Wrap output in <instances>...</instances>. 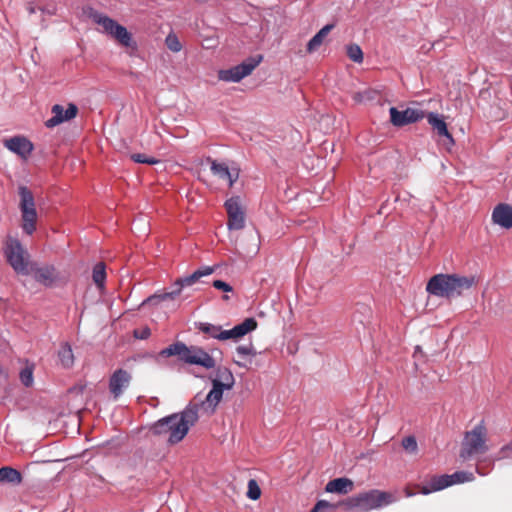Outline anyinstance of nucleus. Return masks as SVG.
I'll return each instance as SVG.
<instances>
[{
  "mask_svg": "<svg viewBox=\"0 0 512 512\" xmlns=\"http://www.w3.org/2000/svg\"><path fill=\"white\" fill-rule=\"evenodd\" d=\"M448 477H450L448 480L451 482V486L455 484L471 482L475 479L473 473L465 471H457L448 475Z\"/></svg>",
  "mask_w": 512,
  "mask_h": 512,
  "instance_id": "nucleus-29",
  "label": "nucleus"
},
{
  "mask_svg": "<svg viewBox=\"0 0 512 512\" xmlns=\"http://www.w3.org/2000/svg\"><path fill=\"white\" fill-rule=\"evenodd\" d=\"M347 55L355 63H362L363 61V52L357 44H351L347 47Z\"/></svg>",
  "mask_w": 512,
  "mask_h": 512,
  "instance_id": "nucleus-30",
  "label": "nucleus"
},
{
  "mask_svg": "<svg viewBox=\"0 0 512 512\" xmlns=\"http://www.w3.org/2000/svg\"><path fill=\"white\" fill-rule=\"evenodd\" d=\"M207 162L210 164L213 176L226 183L229 187H232L239 179L240 169L236 164L232 163L229 165L226 162H220L210 157L207 158Z\"/></svg>",
  "mask_w": 512,
  "mask_h": 512,
  "instance_id": "nucleus-12",
  "label": "nucleus"
},
{
  "mask_svg": "<svg viewBox=\"0 0 512 512\" xmlns=\"http://www.w3.org/2000/svg\"><path fill=\"white\" fill-rule=\"evenodd\" d=\"M20 379L21 382L26 386L29 387L33 382V373L30 368H25L20 373Z\"/></svg>",
  "mask_w": 512,
  "mask_h": 512,
  "instance_id": "nucleus-36",
  "label": "nucleus"
},
{
  "mask_svg": "<svg viewBox=\"0 0 512 512\" xmlns=\"http://www.w3.org/2000/svg\"><path fill=\"white\" fill-rule=\"evenodd\" d=\"M148 334H149V331L143 332V335L141 336V338H145Z\"/></svg>",
  "mask_w": 512,
  "mask_h": 512,
  "instance_id": "nucleus-43",
  "label": "nucleus"
},
{
  "mask_svg": "<svg viewBox=\"0 0 512 512\" xmlns=\"http://www.w3.org/2000/svg\"><path fill=\"white\" fill-rule=\"evenodd\" d=\"M215 271V267L205 266L189 276L179 278L174 283L175 289L170 292H164L162 294H157L148 299V301H165L167 299H175L178 297L184 287L191 286L196 283L200 278L204 276H209Z\"/></svg>",
  "mask_w": 512,
  "mask_h": 512,
  "instance_id": "nucleus-10",
  "label": "nucleus"
},
{
  "mask_svg": "<svg viewBox=\"0 0 512 512\" xmlns=\"http://www.w3.org/2000/svg\"><path fill=\"white\" fill-rule=\"evenodd\" d=\"M405 495L406 497H412L415 495V493L411 492L409 489H405Z\"/></svg>",
  "mask_w": 512,
  "mask_h": 512,
  "instance_id": "nucleus-42",
  "label": "nucleus"
},
{
  "mask_svg": "<svg viewBox=\"0 0 512 512\" xmlns=\"http://www.w3.org/2000/svg\"><path fill=\"white\" fill-rule=\"evenodd\" d=\"M477 283L474 275L462 276L459 274H436L427 283L426 290L429 294L455 298L463 295L464 291L471 289Z\"/></svg>",
  "mask_w": 512,
  "mask_h": 512,
  "instance_id": "nucleus-2",
  "label": "nucleus"
},
{
  "mask_svg": "<svg viewBox=\"0 0 512 512\" xmlns=\"http://www.w3.org/2000/svg\"><path fill=\"white\" fill-rule=\"evenodd\" d=\"M6 261L18 274H29V254L21 242L12 236H7L3 244Z\"/></svg>",
  "mask_w": 512,
  "mask_h": 512,
  "instance_id": "nucleus-9",
  "label": "nucleus"
},
{
  "mask_svg": "<svg viewBox=\"0 0 512 512\" xmlns=\"http://www.w3.org/2000/svg\"><path fill=\"white\" fill-rule=\"evenodd\" d=\"M225 208L228 215L227 226L229 230H241L245 226V214L239 196L226 200Z\"/></svg>",
  "mask_w": 512,
  "mask_h": 512,
  "instance_id": "nucleus-13",
  "label": "nucleus"
},
{
  "mask_svg": "<svg viewBox=\"0 0 512 512\" xmlns=\"http://www.w3.org/2000/svg\"><path fill=\"white\" fill-rule=\"evenodd\" d=\"M92 278L98 288L102 289L106 280V271L104 263H97L93 268Z\"/></svg>",
  "mask_w": 512,
  "mask_h": 512,
  "instance_id": "nucleus-28",
  "label": "nucleus"
},
{
  "mask_svg": "<svg viewBox=\"0 0 512 512\" xmlns=\"http://www.w3.org/2000/svg\"><path fill=\"white\" fill-rule=\"evenodd\" d=\"M327 508L334 509V508H336V505L331 504L325 500H319L310 512H322L324 509H327Z\"/></svg>",
  "mask_w": 512,
  "mask_h": 512,
  "instance_id": "nucleus-38",
  "label": "nucleus"
},
{
  "mask_svg": "<svg viewBox=\"0 0 512 512\" xmlns=\"http://www.w3.org/2000/svg\"><path fill=\"white\" fill-rule=\"evenodd\" d=\"M234 363H235L236 365H238L239 367H244V368H246V367H247L246 362L241 361V360H234Z\"/></svg>",
  "mask_w": 512,
  "mask_h": 512,
  "instance_id": "nucleus-41",
  "label": "nucleus"
},
{
  "mask_svg": "<svg viewBox=\"0 0 512 512\" xmlns=\"http://www.w3.org/2000/svg\"><path fill=\"white\" fill-rule=\"evenodd\" d=\"M58 356L60 359L61 364L69 368L74 363V355L71 349V346L67 343L63 344L61 348L59 349Z\"/></svg>",
  "mask_w": 512,
  "mask_h": 512,
  "instance_id": "nucleus-27",
  "label": "nucleus"
},
{
  "mask_svg": "<svg viewBox=\"0 0 512 512\" xmlns=\"http://www.w3.org/2000/svg\"><path fill=\"white\" fill-rule=\"evenodd\" d=\"M389 112L392 124L398 127L415 123L425 117L422 110L415 108H406L399 111L397 108L391 107Z\"/></svg>",
  "mask_w": 512,
  "mask_h": 512,
  "instance_id": "nucleus-14",
  "label": "nucleus"
},
{
  "mask_svg": "<svg viewBox=\"0 0 512 512\" xmlns=\"http://www.w3.org/2000/svg\"><path fill=\"white\" fill-rule=\"evenodd\" d=\"M4 146L22 159H27L33 151V144L25 137L15 136L4 141Z\"/></svg>",
  "mask_w": 512,
  "mask_h": 512,
  "instance_id": "nucleus-17",
  "label": "nucleus"
},
{
  "mask_svg": "<svg viewBox=\"0 0 512 512\" xmlns=\"http://www.w3.org/2000/svg\"><path fill=\"white\" fill-rule=\"evenodd\" d=\"M427 121L439 136L449 139L452 143L454 142L453 137L448 131L447 125L441 115L430 112L427 115Z\"/></svg>",
  "mask_w": 512,
  "mask_h": 512,
  "instance_id": "nucleus-22",
  "label": "nucleus"
},
{
  "mask_svg": "<svg viewBox=\"0 0 512 512\" xmlns=\"http://www.w3.org/2000/svg\"><path fill=\"white\" fill-rule=\"evenodd\" d=\"M261 496V489L256 480L251 479L248 481L247 497L251 500H258Z\"/></svg>",
  "mask_w": 512,
  "mask_h": 512,
  "instance_id": "nucleus-32",
  "label": "nucleus"
},
{
  "mask_svg": "<svg viewBox=\"0 0 512 512\" xmlns=\"http://www.w3.org/2000/svg\"><path fill=\"white\" fill-rule=\"evenodd\" d=\"M448 474L433 476L431 480L421 487L420 492L424 495L432 492L440 491L451 486V482L448 480Z\"/></svg>",
  "mask_w": 512,
  "mask_h": 512,
  "instance_id": "nucleus-21",
  "label": "nucleus"
},
{
  "mask_svg": "<svg viewBox=\"0 0 512 512\" xmlns=\"http://www.w3.org/2000/svg\"><path fill=\"white\" fill-rule=\"evenodd\" d=\"M22 216V229L31 235L36 230L37 211H26L21 213Z\"/></svg>",
  "mask_w": 512,
  "mask_h": 512,
  "instance_id": "nucleus-26",
  "label": "nucleus"
},
{
  "mask_svg": "<svg viewBox=\"0 0 512 512\" xmlns=\"http://www.w3.org/2000/svg\"><path fill=\"white\" fill-rule=\"evenodd\" d=\"M333 27L334 26L332 24H327L321 28L308 42L307 51L309 53L316 51L322 45L324 39L327 37Z\"/></svg>",
  "mask_w": 512,
  "mask_h": 512,
  "instance_id": "nucleus-24",
  "label": "nucleus"
},
{
  "mask_svg": "<svg viewBox=\"0 0 512 512\" xmlns=\"http://www.w3.org/2000/svg\"><path fill=\"white\" fill-rule=\"evenodd\" d=\"M212 285L214 288H216L218 290H222L224 292L232 291V286L222 280H215V281H213Z\"/></svg>",
  "mask_w": 512,
  "mask_h": 512,
  "instance_id": "nucleus-39",
  "label": "nucleus"
},
{
  "mask_svg": "<svg viewBox=\"0 0 512 512\" xmlns=\"http://www.w3.org/2000/svg\"><path fill=\"white\" fill-rule=\"evenodd\" d=\"M397 501V497L390 492L372 489L349 497L339 503L347 511L370 512L381 509Z\"/></svg>",
  "mask_w": 512,
  "mask_h": 512,
  "instance_id": "nucleus-4",
  "label": "nucleus"
},
{
  "mask_svg": "<svg viewBox=\"0 0 512 512\" xmlns=\"http://www.w3.org/2000/svg\"><path fill=\"white\" fill-rule=\"evenodd\" d=\"M257 328V321L254 318H246L242 323L234 326L232 329L224 330L221 326L210 324V323H200L199 330L205 334H208L211 338L225 341V340H234L238 341L243 338L248 333L254 331Z\"/></svg>",
  "mask_w": 512,
  "mask_h": 512,
  "instance_id": "nucleus-8",
  "label": "nucleus"
},
{
  "mask_svg": "<svg viewBox=\"0 0 512 512\" xmlns=\"http://www.w3.org/2000/svg\"><path fill=\"white\" fill-rule=\"evenodd\" d=\"M477 472H478V474H480V475H485L484 473H482V472L480 471V469H479V468H477Z\"/></svg>",
  "mask_w": 512,
  "mask_h": 512,
  "instance_id": "nucleus-44",
  "label": "nucleus"
},
{
  "mask_svg": "<svg viewBox=\"0 0 512 512\" xmlns=\"http://www.w3.org/2000/svg\"><path fill=\"white\" fill-rule=\"evenodd\" d=\"M237 355L243 359L246 356H255L256 351L252 344L249 345H240L236 348Z\"/></svg>",
  "mask_w": 512,
  "mask_h": 512,
  "instance_id": "nucleus-34",
  "label": "nucleus"
},
{
  "mask_svg": "<svg viewBox=\"0 0 512 512\" xmlns=\"http://www.w3.org/2000/svg\"><path fill=\"white\" fill-rule=\"evenodd\" d=\"M90 18L99 26L98 30L101 33L106 34L116 41L118 45L125 48L130 56L137 52V42L134 40L132 33L129 32L125 26L97 11L91 12Z\"/></svg>",
  "mask_w": 512,
  "mask_h": 512,
  "instance_id": "nucleus-5",
  "label": "nucleus"
},
{
  "mask_svg": "<svg viewBox=\"0 0 512 512\" xmlns=\"http://www.w3.org/2000/svg\"><path fill=\"white\" fill-rule=\"evenodd\" d=\"M234 383L232 372L228 368L220 367L216 371V376L212 380V389L208 394L204 398L197 394L193 400L198 402L199 409L203 414L212 415L222 400L224 391L232 389Z\"/></svg>",
  "mask_w": 512,
  "mask_h": 512,
  "instance_id": "nucleus-3",
  "label": "nucleus"
},
{
  "mask_svg": "<svg viewBox=\"0 0 512 512\" xmlns=\"http://www.w3.org/2000/svg\"><path fill=\"white\" fill-rule=\"evenodd\" d=\"M365 94H367V92H364V93H356V94L353 96V98H354V100H355V101H357V102H361V101H363Z\"/></svg>",
  "mask_w": 512,
  "mask_h": 512,
  "instance_id": "nucleus-40",
  "label": "nucleus"
},
{
  "mask_svg": "<svg viewBox=\"0 0 512 512\" xmlns=\"http://www.w3.org/2000/svg\"><path fill=\"white\" fill-rule=\"evenodd\" d=\"M19 195H20V211H36L35 201L32 192L25 186L19 187Z\"/></svg>",
  "mask_w": 512,
  "mask_h": 512,
  "instance_id": "nucleus-23",
  "label": "nucleus"
},
{
  "mask_svg": "<svg viewBox=\"0 0 512 512\" xmlns=\"http://www.w3.org/2000/svg\"><path fill=\"white\" fill-rule=\"evenodd\" d=\"M402 446L403 448L410 452L415 453L417 451V441L414 436H407L402 440Z\"/></svg>",
  "mask_w": 512,
  "mask_h": 512,
  "instance_id": "nucleus-35",
  "label": "nucleus"
},
{
  "mask_svg": "<svg viewBox=\"0 0 512 512\" xmlns=\"http://www.w3.org/2000/svg\"><path fill=\"white\" fill-rule=\"evenodd\" d=\"M354 489V482L346 477L336 478L326 484L327 493L348 494Z\"/></svg>",
  "mask_w": 512,
  "mask_h": 512,
  "instance_id": "nucleus-19",
  "label": "nucleus"
},
{
  "mask_svg": "<svg viewBox=\"0 0 512 512\" xmlns=\"http://www.w3.org/2000/svg\"><path fill=\"white\" fill-rule=\"evenodd\" d=\"M507 458H512V441L500 448L497 460Z\"/></svg>",
  "mask_w": 512,
  "mask_h": 512,
  "instance_id": "nucleus-37",
  "label": "nucleus"
},
{
  "mask_svg": "<svg viewBox=\"0 0 512 512\" xmlns=\"http://www.w3.org/2000/svg\"><path fill=\"white\" fill-rule=\"evenodd\" d=\"M132 379L131 373L124 369H117L109 379V390L114 399H118L128 388Z\"/></svg>",
  "mask_w": 512,
  "mask_h": 512,
  "instance_id": "nucleus-16",
  "label": "nucleus"
},
{
  "mask_svg": "<svg viewBox=\"0 0 512 512\" xmlns=\"http://www.w3.org/2000/svg\"><path fill=\"white\" fill-rule=\"evenodd\" d=\"M489 450L488 430L484 421H481L464 434L460 457L467 460L477 455H483Z\"/></svg>",
  "mask_w": 512,
  "mask_h": 512,
  "instance_id": "nucleus-7",
  "label": "nucleus"
},
{
  "mask_svg": "<svg viewBox=\"0 0 512 512\" xmlns=\"http://www.w3.org/2000/svg\"><path fill=\"white\" fill-rule=\"evenodd\" d=\"M34 278L45 286H51L59 279L58 273L52 265L35 269Z\"/></svg>",
  "mask_w": 512,
  "mask_h": 512,
  "instance_id": "nucleus-20",
  "label": "nucleus"
},
{
  "mask_svg": "<svg viewBox=\"0 0 512 512\" xmlns=\"http://www.w3.org/2000/svg\"><path fill=\"white\" fill-rule=\"evenodd\" d=\"M492 221L502 228L512 227V207L508 204H498L492 212Z\"/></svg>",
  "mask_w": 512,
  "mask_h": 512,
  "instance_id": "nucleus-18",
  "label": "nucleus"
},
{
  "mask_svg": "<svg viewBox=\"0 0 512 512\" xmlns=\"http://www.w3.org/2000/svg\"><path fill=\"white\" fill-rule=\"evenodd\" d=\"M30 13H34V8L29 9Z\"/></svg>",
  "mask_w": 512,
  "mask_h": 512,
  "instance_id": "nucleus-45",
  "label": "nucleus"
},
{
  "mask_svg": "<svg viewBox=\"0 0 512 512\" xmlns=\"http://www.w3.org/2000/svg\"><path fill=\"white\" fill-rule=\"evenodd\" d=\"M130 158L132 161H134L136 163H141V164L154 165L159 162L158 159H156L154 157H150V156H148L146 154H142V153L131 154Z\"/></svg>",
  "mask_w": 512,
  "mask_h": 512,
  "instance_id": "nucleus-31",
  "label": "nucleus"
},
{
  "mask_svg": "<svg viewBox=\"0 0 512 512\" xmlns=\"http://www.w3.org/2000/svg\"><path fill=\"white\" fill-rule=\"evenodd\" d=\"M22 482L21 473L9 466L0 468V483L19 485Z\"/></svg>",
  "mask_w": 512,
  "mask_h": 512,
  "instance_id": "nucleus-25",
  "label": "nucleus"
},
{
  "mask_svg": "<svg viewBox=\"0 0 512 512\" xmlns=\"http://www.w3.org/2000/svg\"><path fill=\"white\" fill-rule=\"evenodd\" d=\"M164 356H177L179 360L191 364L211 369L215 367L214 358L205 350L198 346H187L182 342L174 343L161 352Z\"/></svg>",
  "mask_w": 512,
  "mask_h": 512,
  "instance_id": "nucleus-6",
  "label": "nucleus"
},
{
  "mask_svg": "<svg viewBox=\"0 0 512 512\" xmlns=\"http://www.w3.org/2000/svg\"><path fill=\"white\" fill-rule=\"evenodd\" d=\"M200 415L204 414L200 411L198 402L192 400L181 413L171 414L153 423L150 432L171 445L177 444L184 439Z\"/></svg>",
  "mask_w": 512,
  "mask_h": 512,
  "instance_id": "nucleus-1",
  "label": "nucleus"
},
{
  "mask_svg": "<svg viewBox=\"0 0 512 512\" xmlns=\"http://www.w3.org/2000/svg\"><path fill=\"white\" fill-rule=\"evenodd\" d=\"M261 56L257 58L251 57L229 69H222L218 72V79L224 82H240L243 78L250 75L253 70L260 64Z\"/></svg>",
  "mask_w": 512,
  "mask_h": 512,
  "instance_id": "nucleus-11",
  "label": "nucleus"
},
{
  "mask_svg": "<svg viewBox=\"0 0 512 512\" xmlns=\"http://www.w3.org/2000/svg\"><path fill=\"white\" fill-rule=\"evenodd\" d=\"M165 43L167 47L173 52H179L182 49V45L178 37L174 34H169L165 39Z\"/></svg>",
  "mask_w": 512,
  "mask_h": 512,
  "instance_id": "nucleus-33",
  "label": "nucleus"
},
{
  "mask_svg": "<svg viewBox=\"0 0 512 512\" xmlns=\"http://www.w3.org/2000/svg\"><path fill=\"white\" fill-rule=\"evenodd\" d=\"M51 112L53 116L45 123L48 128H53L63 122L75 118L78 113V108L73 103H69L66 109H64L62 105L55 104L52 107Z\"/></svg>",
  "mask_w": 512,
  "mask_h": 512,
  "instance_id": "nucleus-15",
  "label": "nucleus"
}]
</instances>
